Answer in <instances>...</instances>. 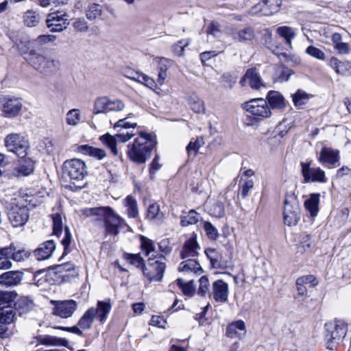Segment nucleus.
<instances>
[{
  "mask_svg": "<svg viewBox=\"0 0 351 351\" xmlns=\"http://www.w3.org/2000/svg\"><path fill=\"white\" fill-rule=\"evenodd\" d=\"M204 230L210 239L215 240L219 236L218 231L209 221L204 222Z\"/></svg>",
  "mask_w": 351,
  "mask_h": 351,
  "instance_id": "61",
  "label": "nucleus"
},
{
  "mask_svg": "<svg viewBox=\"0 0 351 351\" xmlns=\"http://www.w3.org/2000/svg\"><path fill=\"white\" fill-rule=\"evenodd\" d=\"M10 254L8 247L0 248V270L9 269L12 267Z\"/></svg>",
  "mask_w": 351,
  "mask_h": 351,
  "instance_id": "41",
  "label": "nucleus"
},
{
  "mask_svg": "<svg viewBox=\"0 0 351 351\" xmlns=\"http://www.w3.org/2000/svg\"><path fill=\"white\" fill-rule=\"evenodd\" d=\"M62 174L69 179L76 189L84 187V178L88 174L85 162L80 159L73 158L66 160L62 165Z\"/></svg>",
  "mask_w": 351,
  "mask_h": 351,
  "instance_id": "2",
  "label": "nucleus"
},
{
  "mask_svg": "<svg viewBox=\"0 0 351 351\" xmlns=\"http://www.w3.org/2000/svg\"><path fill=\"white\" fill-rule=\"evenodd\" d=\"M77 152L84 155L93 156L98 160H102L106 156L104 150L88 145L78 146Z\"/></svg>",
  "mask_w": 351,
  "mask_h": 351,
  "instance_id": "31",
  "label": "nucleus"
},
{
  "mask_svg": "<svg viewBox=\"0 0 351 351\" xmlns=\"http://www.w3.org/2000/svg\"><path fill=\"white\" fill-rule=\"evenodd\" d=\"M310 284L312 287L317 285L318 281L313 275L303 276L298 278L296 280V285H304Z\"/></svg>",
  "mask_w": 351,
  "mask_h": 351,
  "instance_id": "58",
  "label": "nucleus"
},
{
  "mask_svg": "<svg viewBox=\"0 0 351 351\" xmlns=\"http://www.w3.org/2000/svg\"><path fill=\"white\" fill-rule=\"evenodd\" d=\"M34 304L33 300L28 297H22L15 303V310L20 314L27 313L33 309Z\"/></svg>",
  "mask_w": 351,
  "mask_h": 351,
  "instance_id": "38",
  "label": "nucleus"
},
{
  "mask_svg": "<svg viewBox=\"0 0 351 351\" xmlns=\"http://www.w3.org/2000/svg\"><path fill=\"white\" fill-rule=\"evenodd\" d=\"M339 159V152L337 149H333L326 147H324L322 149L319 157V161L321 163H327L332 166L338 162Z\"/></svg>",
  "mask_w": 351,
  "mask_h": 351,
  "instance_id": "23",
  "label": "nucleus"
},
{
  "mask_svg": "<svg viewBox=\"0 0 351 351\" xmlns=\"http://www.w3.org/2000/svg\"><path fill=\"white\" fill-rule=\"evenodd\" d=\"M2 112L5 117H17L23 107L22 99L16 97H5L1 99Z\"/></svg>",
  "mask_w": 351,
  "mask_h": 351,
  "instance_id": "13",
  "label": "nucleus"
},
{
  "mask_svg": "<svg viewBox=\"0 0 351 351\" xmlns=\"http://www.w3.org/2000/svg\"><path fill=\"white\" fill-rule=\"evenodd\" d=\"M232 38L239 43H247L252 41L256 36L255 29L251 26H245L237 30H232Z\"/></svg>",
  "mask_w": 351,
  "mask_h": 351,
  "instance_id": "21",
  "label": "nucleus"
},
{
  "mask_svg": "<svg viewBox=\"0 0 351 351\" xmlns=\"http://www.w3.org/2000/svg\"><path fill=\"white\" fill-rule=\"evenodd\" d=\"M199 286L197 290V294L201 296H205L207 293L210 294V283L208 278L206 276H203L199 278Z\"/></svg>",
  "mask_w": 351,
  "mask_h": 351,
  "instance_id": "56",
  "label": "nucleus"
},
{
  "mask_svg": "<svg viewBox=\"0 0 351 351\" xmlns=\"http://www.w3.org/2000/svg\"><path fill=\"white\" fill-rule=\"evenodd\" d=\"M276 34L285 40L286 50L292 49V40L296 33L293 28L289 26H280L276 29Z\"/></svg>",
  "mask_w": 351,
  "mask_h": 351,
  "instance_id": "26",
  "label": "nucleus"
},
{
  "mask_svg": "<svg viewBox=\"0 0 351 351\" xmlns=\"http://www.w3.org/2000/svg\"><path fill=\"white\" fill-rule=\"evenodd\" d=\"M16 320V310L10 306L0 307V322L11 324Z\"/></svg>",
  "mask_w": 351,
  "mask_h": 351,
  "instance_id": "34",
  "label": "nucleus"
},
{
  "mask_svg": "<svg viewBox=\"0 0 351 351\" xmlns=\"http://www.w3.org/2000/svg\"><path fill=\"white\" fill-rule=\"evenodd\" d=\"M56 39V36L54 35L50 34H44L38 36L34 40V43L37 45H43L49 43H53Z\"/></svg>",
  "mask_w": 351,
  "mask_h": 351,
  "instance_id": "64",
  "label": "nucleus"
},
{
  "mask_svg": "<svg viewBox=\"0 0 351 351\" xmlns=\"http://www.w3.org/2000/svg\"><path fill=\"white\" fill-rule=\"evenodd\" d=\"M38 342L42 345L49 346H62L67 347L68 341L65 339L58 338L53 336L45 335L40 336L38 338Z\"/></svg>",
  "mask_w": 351,
  "mask_h": 351,
  "instance_id": "36",
  "label": "nucleus"
},
{
  "mask_svg": "<svg viewBox=\"0 0 351 351\" xmlns=\"http://www.w3.org/2000/svg\"><path fill=\"white\" fill-rule=\"evenodd\" d=\"M199 250V246L197 242L196 234L193 233L192 236L185 241L183 245L180 252L182 259L194 258L197 256Z\"/></svg>",
  "mask_w": 351,
  "mask_h": 351,
  "instance_id": "20",
  "label": "nucleus"
},
{
  "mask_svg": "<svg viewBox=\"0 0 351 351\" xmlns=\"http://www.w3.org/2000/svg\"><path fill=\"white\" fill-rule=\"evenodd\" d=\"M304 182H326L325 172L319 167H311V162L300 163Z\"/></svg>",
  "mask_w": 351,
  "mask_h": 351,
  "instance_id": "14",
  "label": "nucleus"
},
{
  "mask_svg": "<svg viewBox=\"0 0 351 351\" xmlns=\"http://www.w3.org/2000/svg\"><path fill=\"white\" fill-rule=\"evenodd\" d=\"M77 276L75 265L67 262L54 266L45 276V280L50 284L69 282Z\"/></svg>",
  "mask_w": 351,
  "mask_h": 351,
  "instance_id": "5",
  "label": "nucleus"
},
{
  "mask_svg": "<svg viewBox=\"0 0 351 351\" xmlns=\"http://www.w3.org/2000/svg\"><path fill=\"white\" fill-rule=\"evenodd\" d=\"M342 36L339 33H334L332 35L331 40L334 45V49L341 54H347L350 52V46L347 43L342 40Z\"/></svg>",
  "mask_w": 351,
  "mask_h": 351,
  "instance_id": "35",
  "label": "nucleus"
},
{
  "mask_svg": "<svg viewBox=\"0 0 351 351\" xmlns=\"http://www.w3.org/2000/svg\"><path fill=\"white\" fill-rule=\"evenodd\" d=\"M81 213L86 217H90L92 216H97L101 217L102 213H104V207L84 208L81 210Z\"/></svg>",
  "mask_w": 351,
  "mask_h": 351,
  "instance_id": "63",
  "label": "nucleus"
},
{
  "mask_svg": "<svg viewBox=\"0 0 351 351\" xmlns=\"http://www.w3.org/2000/svg\"><path fill=\"white\" fill-rule=\"evenodd\" d=\"M245 330V324L242 320H237L230 324L226 328V335L229 337H239L240 331Z\"/></svg>",
  "mask_w": 351,
  "mask_h": 351,
  "instance_id": "37",
  "label": "nucleus"
},
{
  "mask_svg": "<svg viewBox=\"0 0 351 351\" xmlns=\"http://www.w3.org/2000/svg\"><path fill=\"white\" fill-rule=\"evenodd\" d=\"M281 6V0H263L252 8L253 14L269 16L276 13Z\"/></svg>",
  "mask_w": 351,
  "mask_h": 351,
  "instance_id": "15",
  "label": "nucleus"
},
{
  "mask_svg": "<svg viewBox=\"0 0 351 351\" xmlns=\"http://www.w3.org/2000/svg\"><path fill=\"white\" fill-rule=\"evenodd\" d=\"M81 119V113L79 109L70 110L66 114V123L69 125H77Z\"/></svg>",
  "mask_w": 351,
  "mask_h": 351,
  "instance_id": "48",
  "label": "nucleus"
},
{
  "mask_svg": "<svg viewBox=\"0 0 351 351\" xmlns=\"http://www.w3.org/2000/svg\"><path fill=\"white\" fill-rule=\"evenodd\" d=\"M133 136H134L133 132L123 130V132H120L114 136L110 134H106L101 136L99 139L105 146L111 150V152L114 156H117L118 155V149L117 148V143H125L128 141Z\"/></svg>",
  "mask_w": 351,
  "mask_h": 351,
  "instance_id": "12",
  "label": "nucleus"
},
{
  "mask_svg": "<svg viewBox=\"0 0 351 351\" xmlns=\"http://www.w3.org/2000/svg\"><path fill=\"white\" fill-rule=\"evenodd\" d=\"M291 97L294 105L296 107H301L308 102L311 95L302 90H298Z\"/></svg>",
  "mask_w": 351,
  "mask_h": 351,
  "instance_id": "45",
  "label": "nucleus"
},
{
  "mask_svg": "<svg viewBox=\"0 0 351 351\" xmlns=\"http://www.w3.org/2000/svg\"><path fill=\"white\" fill-rule=\"evenodd\" d=\"M111 308L110 301H97V307L93 308L94 317L97 318L101 324L105 323Z\"/></svg>",
  "mask_w": 351,
  "mask_h": 351,
  "instance_id": "27",
  "label": "nucleus"
},
{
  "mask_svg": "<svg viewBox=\"0 0 351 351\" xmlns=\"http://www.w3.org/2000/svg\"><path fill=\"white\" fill-rule=\"evenodd\" d=\"M125 206L127 207L128 215L131 218H136L138 215V209L136 200L131 195L125 199Z\"/></svg>",
  "mask_w": 351,
  "mask_h": 351,
  "instance_id": "42",
  "label": "nucleus"
},
{
  "mask_svg": "<svg viewBox=\"0 0 351 351\" xmlns=\"http://www.w3.org/2000/svg\"><path fill=\"white\" fill-rule=\"evenodd\" d=\"M101 6L97 3H92L88 6L86 11V16L90 21L99 19L102 15Z\"/></svg>",
  "mask_w": 351,
  "mask_h": 351,
  "instance_id": "44",
  "label": "nucleus"
},
{
  "mask_svg": "<svg viewBox=\"0 0 351 351\" xmlns=\"http://www.w3.org/2000/svg\"><path fill=\"white\" fill-rule=\"evenodd\" d=\"M51 219L53 221V233L57 237L62 233V217L61 215L58 213L51 215Z\"/></svg>",
  "mask_w": 351,
  "mask_h": 351,
  "instance_id": "52",
  "label": "nucleus"
},
{
  "mask_svg": "<svg viewBox=\"0 0 351 351\" xmlns=\"http://www.w3.org/2000/svg\"><path fill=\"white\" fill-rule=\"evenodd\" d=\"M5 145L9 152L21 158H24L27 155L29 147L27 140L16 133L10 134L5 138Z\"/></svg>",
  "mask_w": 351,
  "mask_h": 351,
  "instance_id": "9",
  "label": "nucleus"
},
{
  "mask_svg": "<svg viewBox=\"0 0 351 351\" xmlns=\"http://www.w3.org/2000/svg\"><path fill=\"white\" fill-rule=\"evenodd\" d=\"M132 113H130L128 117L119 120L115 124H114V128H120L121 129L127 130L129 128H134L136 127L137 123L136 122H133L130 121L129 119L132 117Z\"/></svg>",
  "mask_w": 351,
  "mask_h": 351,
  "instance_id": "55",
  "label": "nucleus"
},
{
  "mask_svg": "<svg viewBox=\"0 0 351 351\" xmlns=\"http://www.w3.org/2000/svg\"><path fill=\"white\" fill-rule=\"evenodd\" d=\"M191 43L189 39L181 40L172 46V50L178 56L184 55V48Z\"/></svg>",
  "mask_w": 351,
  "mask_h": 351,
  "instance_id": "59",
  "label": "nucleus"
},
{
  "mask_svg": "<svg viewBox=\"0 0 351 351\" xmlns=\"http://www.w3.org/2000/svg\"><path fill=\"white\" fill-rule=\"evenodd\" d=\"M305 52L308 55H309L319 60H325V59H326L325 53L322 50L317 48L316 47H315L313 45L308 46L306 49Z\"/></svg>",
  "mask_w": 351,
  "mask_h": 351,
  "instance_id": "57",
  "label": "nucleus"
},
{
  "mask_svg": "<svg viewBox=\"0 0 351 351\" xmlns=\"http://www.w3.org/2000/svg\"><path fill=\"white\" fill-rule=\"evenodd\" d=\"M242 86L249 85L250 88L255 90H261L262 88H266V85L262 80L260 74L256 69H249L245 72L240 81Z\"/></svg>",
  "mask_w": 351,
  "mask_h": 351,
  "instance_id": "16",
  "label": "nucleus"
},
{
  "mask_svg": "<svg viewBox=\"0 0 351 351\" xmlns=\"http://www.w3.org/2000/svg\"><path fill=\"white\" fill-rule=\"evenodd\" d=\"M128 78L143 84L145 86L153 90L157 94H159L161 90L160 88L157 86V83L155 80L144 73L135 72L134 75L128 76Z\"/></svg>",
  "mask_w": 351,
  "mask_h": 351,
  "instance_id": "28",
  "label": "nucleus"
},
{
  "mask_svg": "<svg viewBox=\"0 0 351 351\" xmlns=\"http://www.w3.org/2000/svg\"><path fill=\"white\" fill-rule=\"evenodd\" d=\"M93 307L88 308L78 322V326L81 329H90L95 317H94Z\"/></svg>",
  "mask_w": 351,
  "mask_h": 351,
  "instance_id": "39",
  "label": "nucleus"
},
{
  "mask_svg": "<svg viewBox=\"0 0 351 351\" xmlns=\"http://www.w3.org/2000/svg\"><path fill=\"white\" fill-rule=\"evenodd\" d=\"M242 108L247 113V116H252L258 121L271 116V109L265 99L256 98L250 99L243 103Z\"/></svg>",
  "mask_w": 351,
  "mask_h": 351,
  "instance_id": "7",
  "label": "nucleus"
},
{
  "mask_svg": "<svg viewBox=\"0 0 351 351\" xmlns=\"http://www.w3.org/2000/svg\"><path fill=\"white\" fill-rule=\"evenodd\" d=\"M53 314L62 318H69L72 316L77 308V303L74 300L54 302Z\"/></svg>",
  "mask_w": 351,
  "mask_h": 351,
  "instance_id": "19",
  "label": "nucleus"
},
{
  "mask_svg": "<svg viewBox=\"0 0 351 351\" xmlns=\"http://www.w3.org/2000/svg\"><path fill=\"white\" fill-rule=\"evenodd\" d=\"M319 202V195L315 193L312 194L311 197L305 201L304 206L306 210H308L311 216L314 217L317 215L318 206Z\"/></svg>",
  "mask_w": 351,
  "mask_h": 351,
  "instance_id": "40",
  "label": "nucleus"
},
{
  "mask_svg": "<svg viewBox=\"0 0 351 351\" xmlns=\"http://www.w3.org/2000/svg\"><path fill=\"white\" fill-rule=\"evenodd\" d=\"M140 241L141 247L145 255L149 256V259L156 258L157 252L154 241L144 236H141Z\"/></svg>",
  "mask_w": 351,
  "mask_h": 351,
  "instance_id": "32",
  "label": "nucleus"
},
{
  "mask_svg": "<svg viewBox=\"0 0 351 351\" xmlns=\"http://www.w3.org/2000/svg\"><path fill=\"white\" fill-rule=\"evenodd\" d=\"M199 214L194 210H191L186 215L182 217L180 223L182 226L195 224L199 221Z\"/></svg>",
  "mask_w": 351,
  "mask_h": 351,
  "instance_id": "51",
  "label": "nucleus"
},
{
  "mask_svg": "<svg viewBox=\"0 0 351 351\" xmlns=\"http://www.w3.org/2000/svg\"><path fill=\"white\" fill-rule=\"evenodd\" d=\"M189 104L193 111L196 113L204 112V101L197 97H191L189 100Z\"/></svg>",
  "mask_w": 351,
  "mask_h": 351,
  "instance_id": "54",
  "label": "nucleus"
},
{
  "mask_svg": "<svg viewBox=\"0 0 351 351\" xmlns=\"http://www.w3.org/2000/svg\"><path fill=\"white\" fill-rule=\"evenodd\" d=\"M204 143V140L202 136L197 137L195 141H191L186 147L188 154L190 156L193 154V156H195L199 148L202 147Z\"/></svg>",
  "mask_w": 351,
  "mask_h": 351,
  "instance_id": "49",
  "label": "nucleus"
},
{
  "mask_svg": "<svg viewBox=\"0 0 351 351\" xmlns=\"http://www.w3.org/2000/svg\"><path fill=\"white\" fill-rule=\"evenodd\" d=\"M126 261L131 265L136 266L138 268H141L143 271V269H145L144 260L140 256L139 254H125L124 255Z\"/></svg>",
  "mask_w": 351,
  "mask_h": 351,
  "instance_id": "50",
  "label": "nucleus"
},
{
  "mask_svg": "<svg viewBox=\"0 0 351 351\" xmlns=\"http://www.w3.org/2000/svg\"><path fill=\"white\" fill-rule=\"evenodd\" d=\"M177 285L182 289L183 293L185 295L192 296L195 293V287L193 285V280H190L187 282H184V281L182 278H178L177 280Z\"/></svg>",
  "mask_w": 351,
  "mask_h": 351,
  "instance_id": "47",
  "label": "nucleus"
},
{
  "mask_svg": "<svg viewBox=\"0 0 351 351\" xmlns=\"http://www.w3.org/2000/svg\"><path fill=\"white\" fill-rule=\"evenodd\" d=\"M47 27L52 32H60L69 25V15L63 11H56L49 13L46 19Z\"/></svg>",
  "mask_w": 351,
  "mask_h": 351,
  "instance_id": "11",
  "label": "nucleus"
},
{
  "mask_svg": "<svg viewBox=\"0 0 351 351\" xmlns=\"http://www.w3.org/2000/svg\"><path fill=\"white\" fill-rule=\"evenodd\" d=\"M149 269H143V274L150 281H160L166 269V264L164 262L156 260L149 264Z\"/></svg>",
  "mask_w": 351,
  "mask_h": 351,
  "instance_id": "17",
  "label": "nucleus"
},
{
  "mask_svg": "<svg viewBox=\"0 0 351 351\" xmlns=\"http://www.w3.org/2000/svg\"><path fill=\"white\" fill-rule=\"evenodd\" d=\"M34 169V162L31 158H27L14 169L12 173L16 177L27 176L33 172Z\"/></svg>",
  "mask_w": 351,
  "mask_h": 351,
  "instance_id": "29",
  "label": "nucleus"
},
{
  "mask_svg": "<svg viewBox=\"0 0 351 351\" xmlns=\"http://www.w3.org/2000/svg\"><path fill=\"white\" fill-rule=\"evenodd\" d=\"M93 112L94 114H107L110 112L109 97L101 96L95 99L93 105Z\"/></svg>",
  "mask_w": 351,
  "mask_h": 351,
  "instance_id": "33",
  "label": "nucleus"
},
{
  "mask_svg": "<svg viewBox=\"0 0 351 351\" xmlns=\"http://www.w3.org/2000/svg\"><path fill=\"white\" fill-rule=\"evenodd\" d=\"M229 293L228 284L222 280H217L212 285L210 295H213L215 302L225 303L228 301Z\"/></svg>",
  "mask_w": 351,
  "mask_h": 351,
  "instance_id": "18",
  "label": "nucleus"
},
{
  "mask_svg": "<svg viewBox=\"0 0 351 351\" xmlns=\"http://www.w3.org/2000/svg\"><path fill=\"white\" fill-rule=\"evenodd\" d=\"M72 25L75 30L79 32H86L88 30V23L84 18L75 19Z\"/></svg>",
  "mask_w": 351,
  "mask_h": 351,
  "instance_id": "60",
  "label": "nucleus"
},
{
  "mask_svg": "<svg viewBox=\"0 0 351 351\" xmlns=\"http://www.w3.org/2000/svg\"><path fill=\"white\" fill-rule=\"evenodd\" d=\"M284 223L288 226H295L300 220V209L293 193L287 194L285 199Z\"/></svg>",
  "mask_w": 351,
  "mask_h": 351,
  "instance_id": "8",
  "label": "nucleus"
},
{
  "mask_svg": "<svg viewBox=\"0 0 351 351\" xmlns=\"http://www.w3.org/2000/svg\"><path fill=\"white\" fill-rule=\"evenodd\" d=\"M55 249L53 241L49 240L40 244L39 247L34 250V256L38 261L46 260L51 256Z\"/></svg>",
  "mask_w": 351,
  "mask_h": 351,
  "instance_id": "24",
  "label": "nucleus"
},
{
  "mask_svg": "<svg viewBox=\"0 0 351 351\" xmlns=\"http://www.w3.org/2000/svg\"><path fill=\"white\" fill-rule=\"evenodd\" d=\"M154 145L151 134L141 132L133 143L128 145V156L131 160L143 164L150 158Z\"/></svg>",
  "mask_w": 351,
  "mask_h": 351,
  "instance_id": "1",
  "label": "nucleus"
},
{
  "mask_svg": "<svg viewBox=\"0 0 351 351\" xmlns=\"http://www.w3.org/2000/svg\"><path fill=\"white\" fill-rule=\"evenodd\" d=\"M209 214L215 217H222L225 215V208L222 202L213 201L208 208Z\"/></svg>",
  "mask_w": 351,
  "mask_h": 351,
  "instance_id": "46",
  "label": "nucleus"
},
{
  "mask_svg": "<svg viewBox=\"0 0 351 351\" xmlns=\"http://www.w3.org/2000/svg\"><path fill=\"white\" fill-rule=\"evenodd\" d=\"M265 100L270 106V109H282L286 106L283 96L277 91L270 90Z\"/></svg>",
  "mask_w": 351,
  "mask_h": 351,
  "instance_id": "30",
  "label": "nucleus"
},
{
  "mask_svg": "<svg viewBox=\"0 0 351 351\" xmlns=\"http://www.w3.org/2000/svg\"><path fill=\"white\" fill-rule=\"evenodd\" d=\"M6 213L14 228L24 226L29 219V210L26 202L22 199H14L8 203Z\"/></svg>",
  "mask_w": 351,
  "mask_h": 351,
  "instance_id": "4",
  "label": "nucleus"
},
{
  "mask_svg": "<svg viewBox=\"0 0 351 351\" xmlns=\"http://www.w3.org/2000/svg\"><path fill=\"white\" fill-rule=\"evenodd\" d=\"M23 273L20 271H9L0 275V284L7 287L17 285L22 280Z\"/></svg>",
  "mask_w": 351,
  "mask_h": 351,
  "instance_id": "22",
  "label": "nucleus"
},
{
  "mask_svg": "<svg viewBox=\"0 0 351 351\" xmlns=\"http://www.w3.org/2000/svg\"><path fill=\"white\" fill-rule=\"evenodd\" d=\"M8 248L11 254H10L11 259L14 260V261H24L30 256V252L25 250H16V247L13 245H10L8 247Z\"/></svg>",
  "mask_w": 351,
  "mask_h": 351,
  "instance_id": "43",
  "label": "nucleus"
},
{
  "mask_svg": "<svg viewBox=\"0 0 351 351\" xmlns=\"http://www.w3.org/2000/svg\"><path fill=\"white\" fill-rule=\"evenodd\" d=\"M109 106L110 112H120L125 108V105L119 99H112L109 97Z\"/></svg>",
  "mask_w": 351,
  "mask_h": 351,
  "instance_id": "62",
  "label": "nucleus"
},
{
  "mask_svg": "<svg viewBox=\"0 0 351 351\" xmlns=\"http://www.w3.org/2000/svg\"><path fill=\"white\" fill-rule=\"evenodd\" d=\"M178 270L184 274H194L196 275H200L203 272L199 263L195 258L184 259L180 264Z\"/></svg>",
  "mask_w": 351,
  "mask_h": 351,
  "instance_id": "25",
  "label": "nucleus"
},
{
  "mask_svg": "<svg viewBox=\"0 0 351 351\" xmlns=\"http://www.w3.org/2000/svg\"><path fill=\"white\" fill-rule=\"evenodd\" d=\"M325 341L328 349L333 350L346 336V324L341 320H335L325 324Z\"/></svg>",
  "mask_w": 351,
  "mask_h": 351,
  "instance_id": "6",
  "label": "nucleus"
},
{
  "mask_svg": "<svg viewBox=\"0 0 351 351\" xmlns=\"http://www.w3.org/2000/svg\"><path fill=\"white\" fill-rule=\"evenodd\" d=\"M25 60L34 69L44 74H50L57 71L60 68V62L52 56L40 54L31 50L24 56Z\"/></svg>",
  "mask_w": 351,
  "mask_h": 351,
  "instance_id": "3",
  "label": "nucleus"
},
{
  "mask_svg": "<svg viewBox=\"0 0 351 351\" xmlns=\"http://www.w3.org/2000/svg\"><path fill=\"white\" fill-rule=\"evenodd\" d=\"M40 20L39 14L32 10L27 11L24 16V22L29 27L36 26Z\"/></svg>",
  "mask_w": 351,
  "mask_h": 351,
  "instance_id": "53",
  "label": "nucleus"
},
{
  "mask_svg": "<svg viewBox=\"0 0 351 351\" xmlns=\"http://www.w3.org/2000/svg\"><path fill=\"white\" fill-rule=\"evenodd\" d=\"M101 217L104 219L107 234L116 236L119 234V228L124 223V219L119 216L110 206L104 207Z\"/></svg>",
  "mask_w": 351,
  "mask_h": 351,
  "instance_id": "10",
  "label": "nucleus"
}]
</instances>
